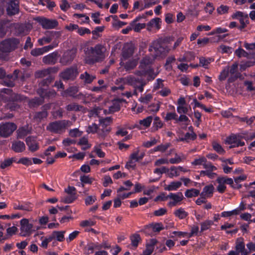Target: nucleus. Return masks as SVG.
I'll list each match as a JSON object with an SVG mask.
<instances>
[{
    "instance_id": "f257e3e1",
    "label": "nucleus",
    "mask_w": 255,
    "mask_h": 255,
    "mask_svg": "<svg viewBox=\"0 0 255 255\" xmlns=\"http://www.w3.org/2000/svg\"><path fill=\"white\" fill-rule=\"evenodd\" d=\"M106 48L101 44H97L94 47L88 46L84 48L86 63L93 64L103 61L106 57Z\"/></svg>"
},
{
    "instance_id": "f03ea898",
    "label": "nucleus",
    "mask_w": 255,
    "mask_h": 255,
    "mask_svg": "<svg viewBox=\"0 0 255 255\" xmlns=\"http://www.w3.org/2000/svg\"><path fill=\"white\" fill-rule=\"evenodd\" d=\"M20 44L18 38L11 37L6 38L0 42V60L7 61L8 54L16 50Z\"/></svg>"
},
{
    "instance_id": "7ed1b4c3",
    "label": "nucleus",
    "mask_w": 255,
    "mask_h": 255,
    "mask_svg": "<svg viewBox=\"0 0 255 255\" xmlns=\"http://www.w3.org/2000/svg\"><path fill=\"white\" fill-rule=\"evenodd\" d=\"M27 98L20 94L13 93L9 97H3V101L6 103L5 108L11 111H14L19 109L20 103L25 101Z\"/></svg>"
},
{
    "instance_id": "20e7f679",
    "label": "nucleus",
    "mask_w": 255,
    "mask_h": 255,
    "mask_svg": "<svg viewBox=\"0 0 255 255\" xmlns=\"http://www.w3.org/2000/svg\"><path fill=\"white\" fill-rule=\"evenodd\" d=\"M71 122L66 120H61L50 123L46 129L51 132L61 133L65 130Z\"/></svg>"
},
{
    "instance_id": "39448f33",
    "label": "nucleus",
    "mask_w": 255,
    "mask_h": 255,
    "mask_svg": "<svg viewBox=\"0 0 255 255\" xmlns=\"http://www.w3.org/2000/svg\"><path fill=\"white\" fill-rule=\"evenodd\" d=\"M122 80H124V79ZM126 81L124 83L132 86L134 89H137L140 92H143L144 87L147 84V81L142 78H135L132 76H128L125 78Z\"/></svg>"
},
{
    "instance_id": "423d86ee",
    "label": "nucleus",
    "mask_w": 255,
    "mask_h": 255,
    "mask_svg": "<svg viewBox=\"0 0 255 255\" xmlns=\"http://www.w3.org/2000/svg\"><path fill=\"white\" fill-rule=\"evenodd\" d=\"M17 126L13 123H5L0 124V136L6 138L10 136L16 129Z\"/></svg>"
},
{
    "instance_id": "0eeeda50",
    "label": "nucleus",
    "mask_w": 255,
    "mask_h": 255,
    "mask_svg": "<svg viewBox=\"0 0 255 255\" xmlns=\"http://www.w3.org/2000/svg\"><path fill=\"white\" fill-rule=\"evenodd\" d=\"M20 226L19 235L21 237H28L35 231L33 229V224L29 223L27 219H21L20 221Z\"/></svg>"
},
{
    "instance_id": "6e6552de",
    "label": "nucleus",
    "mask_w": 255,
    "mask_h": 255,
    "mask_svg": "<svg viewBox=\"0 0 255 255\" xmlns=\"http://www.w3.org/2000/svg\"><path fill=\"white\" fill-rule=\"evenodd\" d=\"M36 20L44 29L54 28L58 25V22L56 19H50L45 17H38Z\"/></svg>"
},
{
    "instance_id": "1a4fd4ad",
    "label": "nucleus",
    "mask_w": 255,
    "mask_h": 255,
    "mask_svg": "<svg viewBox=\"0 0 255 255\" xmlns=\"http://www.w3.org/2000/svg\"><path fill=\"white\" fill-rule=\"evenodd\" d=\"M233 19H238L241 23V25L238 27V28L242 30L245 28L247 24L249 23V19L248 15L245 14L241 11H237L232 15Z\"/></svg>"
},
{
    "instance_id": "9d476101",
    "label": "nucleus",
    "mask_w": 255,
    "mask_h": 255,
    "mask_svg": "<svg viewBox=\"0 0 255 255\" xmlns=\"http://www.w3.org/2000/svg\"><path fill=\"white\" fill-rule=\"evenodd\" d=\"M78 72L76 68L70 67L61 73L60 76L64 80H74L77 77Z\"/></svg>"
},
{
    "instance_id": "9b49d317",
    "label": "nucleus",
    "mask_w": 255,
    "mask_h": 255,
    "mask_svg": "<svg viewBox=\"0 0 255 255\" xmlns=\"http://www.w3.org/2000/svg\"><path fill=\"white\" fill-rule=\"evenodd\" d=\"M19 0H7L6 12L8 15H15L19 12Z\"/></svg>"
},
{
    "instance_id": "f8f14e48",
    "label": "nucleus",
    "mask_w": 255,
    "mask_h": 255,
    "mask_svg": "<svg viewBox=\"0 0 255 255\" xmlns=\"http://www.w3.org/2000/svg\"><path fill=\"white\" fill-rule=\"evenodd\" d=\"M76 50L71 49L67 50L64 53L60 59V63L63 65L69 64L74 59L76 56Z\"/></svg>"
},
{
    "instance_id": "ddd939ff",
    "label": "nucleus",
    "mask_w": 255,
    "mask_h": 255,
    "mask_svg": "<svg viewBox=\"0 0 255 255\" xmlns=\"http://www.w3.org/2000/svg\"><path fill=\"white\" fill-rule=\"evenodd\" d=\"M169 198L173 201H170L168 203L169 207H173L176 206L178 204H180L182 200H183L184 197L181 192H178L177 193H170L165 199Z\"/></svg>"
},
{
    "instance_id": "4468645a",
    "label": "nucleus",
    "mask_w": 255,
    "mask_h": 255,
    "mask_svg": "<svg viewBox=\"0 0 255 255\" xmlns=\"http://www.w3.org/2000/svg\"><path fill=\"white\" fill-rule=\"evenodd\" d=\"M124 184L127 186V187L121 186L117 190V193H118L117 196L120 198H121L122 199H125L126 198H128L130 195H131L133 193V192H130L128 193H121V192L123 191L130 190L131 187L133 185V184L130 180H127L125 181L124 182Z\"/></svg>"
},
{
    "instance_id": "2eb2a0df",
    "label": "nucleus",
    "mask_w": 255,
    "mask_h": 255,
    "mask_svg": "<svg viewBox=\"0 0 255 255\" xmlns=\"http://www.w3.org/2000/svg\"><path fill=\"white\" fill-rule=\"evenodd\" d=\"M134 51V46L131 44L127 43L122 49V57L124 60H127L132 56Z\"/></svg>"
},
{
    "instance_id": "dca6fc26",
    "label": "nucleus",
    "mask_w": 255,
    "mask_h": 255,
    "mask_svg": "<svg viewBox=\"0 0 255 255\" xmlns=\"http://www.w3.org/2000/svg\"><path fill=\"white\" fill-rule=\"evenodd\" d=\"M153 61V58L149 56H146L141 60L139 68L147 70L149 72H152L153 70L150 68V66Z\"/></svg>"
},
{
    "instance_id": "f3484780",
    "label": "nucleus",
    "mask_w": 255,
    "mask_h": 255,
    "mask_svg": "<svg viewBox=\"0 0 255 255\" xmlns=\"http://www.w3.org/2000/svg\"><path fill=\"white\" fill-rule=\"evenodd\" d=\"M58 57V52H54L44 56L42 58V62L46 64L54 65L56 63Z\"/></svg>"
},
{
    "instance_id": "a211bd4d",
    "label": "nucleus",
    "mask_w": 255,
    "mask_h": 255,
    "mask_svg": "<svg viewBox=\"0 0 255 255\" xmlns=\"http://www.w3.org/2000/svg\"><path fill=\"white\" fill-rule=\"evenodd\" d=\"M111 130V128L109 126H105V125H100L97 131L98 136L99 138L104 139Z\"/></svg>"
},
{
    "instance_id": "6ab92c4d",
    "label": "nucleus",
    "mask_w": 255,
    "mask_h": 255,
    "mask_svg": "<svg viewBox=\"0 0 255 255\" xmlns=\"http://www.w3.org/2000/svg\"><path fill=\"white\" fill-rule=\"evenodd\" d=\"M10 21L8 19L0 20V38H3L10 27Z\"/></svg>"
},
{
    "instance_id": "aec40b11",
    "label": "nucleus",
    "mask_w": 255,
    "mask_h": 255,
    "mask_svg": "<svg viewBox=\"0 0 255 255\" xmlns=\"http://www.w3.org/2000/svg\"><path fill=\"white\" fill-rule=\"evenodd\" d=\"M25 141L28 147L29 150L31 152H34L38 149L39 144L35 139L34 137L28 136L26 138Z\"/></svg>"
},
{
    "instance_id": "412c9836",
    "label": "nucleus",
    "mask_w": 255,
    "mask_h": 255,
    "mask_svg": "<svg viewBox=\"0 0 255 255\" xmlns=\"http://www.w3.org/2000/svg\"><path fill=\"white\" fill-rule=\"evenodd\" d=\"M158 243V241L155 239H150L149 243L146 244V249L143 251L142 255H150L154 249L155 245Z\"/></svg>"
},
{
    "instance_id": "4be33fe9",
    "label": "nucleus",
    "mask_w": 255,
    "mask_h": 255,
    "mask_svg": "<svg viewBox=\"0 0 255 255\" xmlns=\"http://www.w3.org/2000/svg\"><path fill=\"white\" fill-rule=\"evenodd\" d=\"M11 149L15 152H22L25 150V145L23 142L20 140L14 141L12 143Z\"/></svg>"
},
{
    "instance_id": "5701e85b",
    "label": "nucleus",
    "mask_w": 255,
    "mask_h": 255,
    "mask_svg": "<svg viewBox=\"0 0 255 255\" xmlns=\"http://www.w3.org/2000/svg\"><path fill=\"white\" fill-rule=\"evenodd\" d=\"M56 71V68H49L42 70L37 71L35 73V77L36 78H42L47 76L50 75L51 72Z\"/></svg>"
},
{
    "instance_id": "b1692460",
    "label": "nucleus",
    "mask_w": 255,
    "mask_h": 255,
    "mask_svg": "<svg viewBox=\"0 0 255 255\" xmlns=\"http://www.w3.org/2000/svg\"><path fill=\"white\" fill-rule=\"evenodd\" d=\"M66 110L69 112H85V108L81 105H78L76 103H71L66 106Z\"/></svg>"
},
{
    "instance_id": "393cba45",
    "label": "nucleus",
    "mask_w": 255,
    "mask_h": 255,
    "mask_svg": "<svg viewBox=\"0 0 255 255\" xmlns=\"http://www.w3.org/2000/svg\"><path fill=\"white\" fill-rule=\"evenodd\" d=\"M78 91L79 89L78 87L71 86L65 90L62 94V95L63 97L69 96L73 98H76L77 96H76V94L78 93Z\"/></svg>"
},
{
    "instance_id": "a878e982",
    "label": "nucleus",
    "mask_w": 255,
    "mask_h": 255,
    "mask_svg": "<svg viewBox=\"0 0 255 255\" xmlns=\"http://www.w3.org/2000/svg\"><path fill=\"white\" fill-rule=\"evenodd\" d=\"M214 190V187L212 184L207 185L204 187L200 195L205 196L206 198L211 197L213 195Z\"/></svg>"
},
{
    "instance_id": "bb28decb",
    "label": "nucleus",
    "mask_w": 255,
    "mask_h": 255,
    "mask_svg": "<svg viewBox=\"0 0 255 255\" xmlns=\"http://www.w3.org/2000/svg\"><path fill=\"white\" fill-rule=\"evenodd\" d=\"M157 53V55L163 53L165 51V48L161 45V43L158 40L153 41L150 46Z\"/></svg>"
},
{
    "instance_id": "cd10ccee",
    "label": "nucleus",
    "mask_w": 255,
    "mask_h": 255,
    "mask_svg": "<svg viewBox=\"0 0 255 255\" xmlns=\"http://www.w3.org/2000/svg\"><path fill=\"white\" fill-rule=\"evenodd\" d=\"M44 100L42 98L35 97L29 100L28 105L29 108H35L41 105L43 103Z\"/></svg>"
},
{
    "instance_id": "c85d7f7f",
    "label": "nucleus",
    "mask_w": 255,
    "mask_h": 255,
    "mask_svg": "<svg viewBox=\"0 0 255 255\" xmlns=\"http://www.w3.org/2000/svg\"><path fill=\"white\" fill-rule=\"evenodd\" d=\"M197 137V135L193 131L191 133L187 132L184 136V137H179L178 141H184L187 142H189L190 140H194Z\"/></svg>"
},
{
    "instance_id": "c756f323",
    "label": "nucleus",
    "mask_w": 255,
    "mask_h": 255,
    "mask_svg": "<svg viewBox=\"0 0 255 255\" xmlns=\"http://www.w3.org/2000/svg\"><path fill=\"white\" fill-rule=\"evenodd\" d=\"M80 79L84 80V82L87 84H90L96 79V76L90 75L87 72L80 75Z\"/></svg>"
},
{
    "instance_id": "7c9ffc66",
    "label": "nucleus",
    "mask_w": 255,
    "mask_h": 255,
    "mask_svg": "<svg viewBox=\"0 0 255 255\" xmlns=\"http://www.w3.org/2000/svg\"><path fill=\"white\" fill-rule=\"evenodd\" d=\"M77 198L76 194H68L67 196L61 198V202L65 204H69L72 203Z\"/></svg>"
},
{
    "instance_id": "2f4dec72",
    "label": "nucleus",
    "mask_w": 255,
    "mask_h": 255,
    "mask_svg": "<svg viewBox=\"0 0 255 255\" xmlns=\"http://www.w3.org/2000/svg\"><path fill=\"white\" fill-rule=\"evenodd\" d=\"M182 185L180 181L171 182L169 185L164 188L165 190L173 191L176 190Z\"/></svg>"
},
{
    "instance_id": "473e14b6",
    "label": "nucleus",
    "mask_w": 255,
    "mask_h": 255,
    "mask_svg": "<svg viewBox=\"0 0 255 255\" xmlns=\"http://www.w3.org/2000/svg\"><path fill=\"white\" fill-rule=\"evenodd\" d=\"M235 54L239 58L243 57H247L248 58H251L253 57V56L251 54L248 53L243 49L241 48H239L236 50Z\"/></svg>"
},
{
    "instance_id": "72a5a7b5",
    "label": "nucleus",
    "mask_w": 255,
    "mask_h": 255,
    "mask_svg": "<svg viewBox=\"0 0 255 255\" xmlns=\"http://www.w3.org/2000/svg\"><path fill=\"white\" fill-rule=\"evenodd\" d=\"M15 29L17 35H26L28 33L27 27L22 24L17 25Z\"/></svg>"
},
{
    "instance_id": "f704fd0d",
    "label": "nucleus",
    "mask_w": 255,
    "mask_h": 255,
    "mask_svg": "<svg viewBox=\"0 0 255 255\" xmlns=\"http://www.w3.org/2000/svg\"><path fill=\"white\" fill-rule=\"evenodd\" d=\"M200 194V191L198 189L192 188L188 189L185 193V195L188 198H191L192 197H196Z\"/></svg>"
},
{
    "instance_id": "c9c22d12",
    "label": "nucleus",
    "mask_w": 255,
    "mask_h": 255,
    "mask_svg": "<svg viewBox=\"0 0 255 255\" xmlns=\"http://www.w3.org/2000/svg\"><path fill=\"white\" fill-rule=\"evenodd\" d=\"M47 116V113L46 111H42L41 112H37L35 114L33 119L37 122H40L43 118H46Z\"/></svg>"
},
{
    "instance_id": "e433bc0d",
    "label": "nucleus",
    "mask_w": 255,
    "mask_h": 255,
    "mask_svg": "<svg viewBox=\"0 0 255 255\" xmlns=\"http://www.w3.org/2000/svg\"><path fill=\"white\" fill-rule=\"evenodd\" d=\"M53 80L54 77L51 75H49L46 78L42 80L39 83V87H48Z\"/></svg>"
},
{
    "instance_id": "4c0bfd02",
    "label": "nucleus",
    "mask_w": 255,
    "mask_h": 255,
    "mask_svg": "<svg viewBox=\"0 0 255 255\" xmlns=\"http://www.w3.org/2000/svg\"><path fill=\"white\" fill-rule=\"evenodd\" d=\"M130 239L131 242V245L134 247H137L139 242L141 240L140 235L138 234H134L132 235Z\"/></svg>"
},
{
    "instance_id": "58836bf2",
    "label": "nucleus",
    "mask_w": 255,
    "mask_h": 255,
    "mask_svg": "<svg viewBox=\"0 0 255 255\" xmlns=\"http://www.w3.org/2000/svg\"><path fill=\"white\" fill-rule=\"evenodd\" d=\"M121 109L120 104L119 103L118 101L114 100L113 101V105L109 107V113H113L116 112L120 111Z\"/></svg>"
},
{
    "instance_id": "ea45409f",
    "label": "nucleus",
    "mask_w": 255,
    "mask_h": 255,
    "mask_svg": "<svg viewBox=\"0 0 255 255\" xmlns=\"http://www.w3.org/2000/svg\"><path fill=\"white\" fill-rule=\"evenodd\" d=\"M54 236L55 239L59 242H63L64 240V234L65 233V231H53Z\"/></svg>"
},
{
    "instance_id": "a19ab883",
    "label": "nucleus",
    "mask_w": 255,
    "mask_h": 255,
    "mask_svg": "<svg viewBox=\"0 0 255 255\" xmlns=\"http://www.w3.org/2000/svg\"><path fill=\"white\" fill-rule=\"evenodd\" d=\"M194 58V54L192 52H188L186 53V56L178 59L180 62L190 61Z\"/></svg>"
},
{
    "instance_id": "79ce46f5",
    "label": "nucleus",
    "mask_w": 255,
    "mask_h": 255,
    "mask_svg": "<svg viewBox=\"0 0 255 255\" xmlns=\"http://www.w3.org/2000/svg\"><path fill=\"white\" fill-rule=\"evenodd\" d=\"M174 215L179 219H183L188 216V213L181 208L174 212Z\"/></svg>"
},
{
    "instance_id": "37998d69",
    "label": "nucleus",
    "mask_w": 255,
    "mask_h": 255,
    "mask_svg": "<svg viewBox=\"0 0 255 255\" xmlns=\"http://www.w3.org/2000/svg\"><path fill=\"white\" fill-rule=\"evenodd\" d=\"M13 208L15 210H21L26 211H31L32 210V207L30 206V203H26L23 205H16L14 206Z\"/></svg>"
},
{
    "instance_id": "c03bdc74",
    "label": "nucleus",
    "mask_w": 255,
    "mask_h": 255,
    "mask_svg": "<svg viewBox=\"0 0 255 255\" xmlns=\"http://www.w3.org/2000/svg\"><path fill=\"white\" fill-rule=\"evenodd\" d=\"M212 146L214 150L220 154H223L225 152L222 146L216 141L212 142Z\"/></svg>"
},
{
    "instance_id": "a18cd8bd",
    "label": "nucleus",
    "mask_w": 255,
    "mask_h": 255,
    "mask_svg": "<svg viewBox=\"0 0 255 255\" xmlns=\"http://www.w3.org/2000/svg\"><path fill=\"white\" fill-rule=\"evenodd\" d=\"M13 161V158L5 159L1 163L0 168L1 169H4L9 167L12 164Z\"/></svg>"
},
{
    "instance_id": "49530a36",
    "label": "nucleus",
    "mask_w": 255,
    "mask_h": 255,
    "mask_svg": "<svg viewBox=\"0 0 255 255\" xmlns=\"http://www.w3.org/2000/svg\"><path fill=\"white\" fill-rule=\"evenodd\" d=\"M213 224V222L211 220H206L201 224V232H203L210 228L211 226Z\"/></svg>"
},
{
    "instance_id": "de8ad7c7",
    "label": "nucleus",
    "mask_w": 255,
    "mask_h": 255,
    "mask_svg": "<svg viewBox=\"0 0 255 255\" xmlns=\"http://www.w3.org/2000/svg\"><path fill=\"white\" fill-rule=\"evenodd\" d=\"M160 21V19L159 18H153L147 23V26L150 27L155 26L157 29H159L160 28L159 25Z\"/></svg>"
},
{
    "instance_id": "09e8293b",
    "label": "nucleus",
    "mask_w": 255,
    "mask_h": 255,
    "mask_svg": "<svg viewBox=\"0 0 255 255\" xmlns=\"http://www.w3.org/2000/svg\"><path fill=\"white\" fill-rule=\"evenodd\" d=\"M151 227L152 228L153 231L154 232H159L164 229L163 225L161 223H156L155 224H150L147 226L146 228Z\"/></svg>"
},
{
    "instance_id": "8fccbe9b",
    "label": "nucleus",
    "mask_w": 255,
    "mask_h": 255,
    "mask_svg": "<svg viewBox=\"0 0 255 255\" xmlns=\"http://www.w3.org/2000/svg\"><path fill=\"white\" fill-rule=\"evenodd\" d=\"M152 117L151 116H149L144 119L142 120H140L139 122V123L141 125H143L145 127H149L152 122Z\"/></svg>"
},
{
    "instance_id": "3c124183",
    "label": "nucleus",
    "mask_w": 255,
    "mask_h": 255,
    "mask_svg": "<svg viewBox=\"0 0 255 255\" xmlns=\"http://www.w3.org/2000/svg\"><path fill=\"white\" fill-rule=\"evenodd\" d=\"M171 146V144L170 143H166L164 144H160L156 147H155L154 149L155 151H159L160 152H163L166 150Z\"/></svg>"
},
{
    "instance_id": "603ef678",
    "label": "nucleus",
    "mask_w": 255,
    "mask_h": 255,
    "mask_svg": "<svg viewBox=\"0 0 255 255\" xmlns=\"http://www.w3.org/2000/svg\"><path fill=\"white\" fill-rule=\"evenodd\" d=\"M99 128L98 126L95 123L92 124L91 125H89L86 130V131L88 133H97L98 129Z\"/></svg>"
},
{
    "instance_id": "864d4df0",
    "label": "nucleus",
    "mask_w": 255,
    "mask_h": 255,
    "mask_svg": "<svg viewBox=\"0 0 255 255\" xmlns=\"http://www.w3.org/2000/svg\"><path fill=\"white\" fill-rule=\"evenodd\" d=\"M211 61V58H205L204 57H201L199 58L200 65L207 68L208 65L210 63Z\"/></svg>"
},
{
    "instance_id": "5fc2aeb1",
    "label": "nucleus",
    "mask_w": 255,
    "mask_h": 255,
    "mask_svg": "<svg viewBox=\"0 0 255 255\" xmlns=\"http://www.w3.org/2000/svg\"><path fill=\"white\" fill-rule=\"evenodd\" d=\"M229 73V67H228L225 68L220 73L219 76V79L220 81H224L228 76Z\"/></svg>"
},
{
    "instance_id": "6e6d98bb",
    "label": "nucleus",
    "mask_w": 255,
    "mask_h": 255,
    "mask_svg": "<svg viewBox=\"0 0 255 255\" xmlns=\"http://www.w3.org/2000/svg\"><path fill=\"white\" fill-rule=\"evenodd\" d=\"M160 108V103H158L156 104H152L148 107V111L150 112L156 113Z\"/></svg>"
},
{
    "instance_id": "4d7b16f0",
    "label": "nucleus",
    "mask_w": 255,
    "mask_h": 255,
    "mask_svg": "<svg viewBox=\"0 0 255 255\" xmlns=\"http://www.w3.org/2000/svg\"><path fill=\"white\" fill-rule=\"evenodd\" d=\"M229 7L227 5H221L217 9V11L219 14H223L228 12Z\"/></svg>"
},
{
    "instance_id": "13d9d810",
    "label": "nucleus",
    "mask_w": 255,
    "mask_h": 255,
    "mask_svg": "<svg viewBox=\"0 0 255 255\" xmlns=\"http://www.w3.org/2000/svg\"><path fill=\"white\" fill-rule=\"evenodd\" d=\"M44 50L42 48H37L32 49L31 51V54L33 56H38L44 53Z\"/></svg>"
},
{
    "instance_id": "bf43d9fd",
    "label": "nucleus",
    "mask_w": 255,
    "mask_h": 255,
    "mask_svg": "<svg viewBox=\"0 0 255 255\" xmlns=\"http://www.w3.org/2000/svg\"><path fill=\"white\" fill-rule=\"evenodd\" d=\"M82 135V132L78 128L71 129L69 131V135L73 137L80 136Z\"/></svg>"
},
{
    "instance_id": "052dcab7",
    "label": "nucleus",
    "mask_w": 255,
    "mask_h": 255,
    "mask_svg": "<svg viewBox=\"0 0 255 255\" xmlns=\"http://www.w3.org/2000/svg\"><path fill=\"white\" fill-rule=\"evenodd\" d=\"M206 162H207L206 158L204 156H202L198 159H195L194 160V161L192 162V164L193 165H203V164Z\"/></svg>"
},
{
    "instance_id": "680f3d73",
    "label": "nucleus",
    "mask_w": 255,
    "mask_h": 255,
    "mask_svg": "<svg viewBox=\"0 0 255 255\" xmlns=\"http://www.w3.org/2000/svg\"><path fill=\"white\" fill-rule=\"evenodd\" d=\"M177 117L178 116L175 113H167L165 117V120L166 121L174 120L177 122Z\"/></svg>"
},
{
    "instance_id": "e2e57ef3",
    "label": "nucleus",
    "mask_w": 255,
    "mask_h": 255,
    "mask_svg": "<svg viewBox=\"0 0 255 255\" xmlns=\"http://www.w3.org/2000/svg\"><path fill=\"white\" fill-rule=\"evenodd\" d=\"M77 32L81 36H83L85 34H90L91 33L89 28L82 27H79Z\"/></svg>"
},
{
    "instance_id": "0e129e2a",
    "label": "nucleus",
    "mask_w": 255,
    "mask_h": 255,
    "mask_svg": "<svg viewBox=\"0 0 255 255\" xmlns=\"http://www.w3.org/2000/svg\"><path fill=\"white\" fill-rule=\"evenodd\" d=\"M212 171H209V170H206V171H201L200 172V175L201 176H207L210 178L213 179L215 177V176L216 175V174L215 173L212 172Z\"/></svg>"
},
{
    "instance_id": "69168bd1",
    "label": "nucleus",
    "mask_w": 255,
    "mask_h": 255,
    "mask_svg": "<svg viewBox=\"0 0 255 255\" xmlns=\"http://www.w3.org/2000/svg\"><path fill=\"white\" fill-rule=\"evenodd\" d=\"M245 249V244L243 241L237 242L236 246V250L239 253Z\"/></svg>"
},
{
    "instance_id": "338daca9",
    "label": "nucleus",
    "mask_w": 255,
    "mask_h": 255,
    "mask_svg": "<svg viewBox=\"0 0 255 255\" xmlns=\"http://www.w3.org/2000/svg\"><path fill=\"white\" fill-rule=\"evenodd\" d=\"M17 163H21L23 165H27V166L32 165V164L31 160L29 158H27V157H23V158L19 159V160H18Z\"/></svg>"
},
{
    "instance_id": "774afa93",
    "label": "nucleus",
    "mask_w": 255,
    "mask_h": 255,
    "mask_svg": "<svg viewBox=\"0 0 255 255\" xmlns=\"http://www.w3.org/2000/svg\"><path fill=\"white\" fill-rule=\"evenodd\" d=\"M152 96L151 94H148L144 97H140L139 101L144 104H147L152 99Z\"/></svg>"
}]
</instances>
